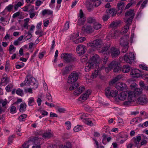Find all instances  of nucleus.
<instances>
[{"mask_svg":"<svg viewBox=\"0 0 148 148\" xmlns=\"http://www.w3.org/2000/svg\"><path fill=\"white\" fill-rule=\"evenodd\" d=\"M86 48L85 46L83 45H79L77 48V51L79 56L84 54L85 52Z\"/></svg>","mask_w":148,"mask_h":148,"instance_id":"obj_10","label":"nucleus"},{"mask_svg":"<svg viewBox=\"0 0 148 148\" xmlns=\"http://www.w3.org/2000/svg\"><path fill=\"white\" fill-rule=\"evenodd\" d=\"M85 123L86 124L91 126L93 124L91 121L89 120L88 119H85Z\"/></svg>","mask_w":148,"mask_h":148,"instance_id":"obj_46","label":"nucleus"},{"mask_svg":"<svg viewBox=\"0 0 148 148\" xmlns=\"http://www.w3.org/2000/svg\"><path fill=\"white\" fill-rule=\"evenodd\" d=\"M104 68V67L103 66H102L100 67L99 66L97 70H96V73H97V72L99 74H100V71L102 69H103Z\"/></svg>","mask_w":148,"mask_h":148,"instance_id":"obj_58","label":"nucleus"},{"mask_svg":"<svg viewBox=\"0 0 148 148\" xmlns=\"http://www.w3.org/2000/svg\"><path fill=\"white\" fill-rule=\"evenodd\" d=\"M30 6V4H29L27 6H25L23 8V10L24 12H28V10L29 8V7Z\"/></svg>","mask_w":148,"mask_h":148,"instance_id":"obj_56","label":"nucleus"},{"mask_svg":"<svg viewBox=\"0 0 148 148\" xmlns=\"http://www.w3.org/2000/svg\"><path fill=\"white\" fill-rule=\"evenodd\" d=\"M119 71H121V69H120L119 66L118 65L114 68V72H118Z\"/></svg>","mask_w":148,"mask_h":148,"instance_id":"obj_53","label":"nucleus"},{"mask_svg":"<svg viewBox=\"0 0 148 148\" xmlns=\"http://www.w3.org/2000/svg\"><path fill=\"white\" fill-rule=\"evenodd\" d=\"M112 90H111V89L110 87H107L105 90V94L106 96L108 97L110 96L111 94L110 92H111Z\"/></svg>","mask_w":148,"mask_h":148,"instance_id":"obj_33","label":"nucleus"},{"mask_svg":"<svg viewBox=\"0 0 148 148\" xmlns=\"http://www.w3.org/2000/svg\"><path fill=\"white\" fill-rule=\"evenodd\" d=\"M27 106L25 103H23L20 105L19 109L20 112H23L25 111L26 108Z\"/></svg>","mask_w":148,"mask_h":148,"instance_id":"obj_26","label":"nucleus"},{"mask_svg":"<svg viewBox=\"0 0 148 148\" xmlns=\"http://www.w3.org/2000/svg\"><path fill=\"white\" fill-rule=\"evenodd\" d=\"M135 59V56L134 53H130L129 54L126 53L124 56V60L126 62L131 64V60H133Z\"/></svg>","mask_w":148,"mask_h":148,"instance_id":"obj_7","label":"nucleus"},{"mask_svg":"<svg viewBox=\"0 0 148 148\" xmlns=\"http://www.w3.org/2000/svg\"><path fill=\"white\" fill-rule=\"evenodd\" d=\"M101 27V25L99 23L96 22L93 24V27L95 29L98 30Z\"/></svg>","mask_w":148,"mask_h":148,"instance_id":"obj_35","label":"nucleus"},{"mask_svg":"<svg viewBox=\"0 0 148 148\" xmlns=\"http://www.w3.org/2000/svg\"><path fill=\"white\" fill-rule=\"evenodd\" d=\"M128 99L129 100L134 101L136 100V95L134 91H130L128 92Z\"/></svg>","mask_w":148,"mask_h":148,"instance_id":"obj_15","label":"nucleus"},{"mask_svg":"<svg viewBox=\"0 0 148 148\" xmlns=\"http://www.w3.org/2000/svg\"><path fill=\"white\" fill-rule=\"evenodd\" d=\"M29 139L28 140V141H25L22 145V146L23 148H29L30 145H32Z\"/></svg>","mask_w":148,"mask_h":148,"instance_id":"obj_29","label":"nucleus"},{"mask_svg":"<svg viewBox=\"0 0 148 148\" xmlns=\"http://www.w3.org/2000/svg\"><path fill=\"white\" fill-rule=\"evenodd\" d=\"M118 65V62L116 61H113L108 65V67L106 68V71L107 72L109 71L112 69L117 66Z\"/></svg>","mask_w":148,"mask_h":148,"instance_id":"obj_14","label":"nucleus"},{"mask_svg":"<svg viewBox=\"0 0 148 148\" xmlns=\"http://www.w3.org/2000/svg\"><path fill=\"white\" fill-rule=\"evenodd\" d=\"M141 137L140 136H138L136 137V138L135 137H134L133 138L134 139V143L137 145L139 143V142L141 140Z\"/></svg>","mask_w":148,"mask_h":148,"instance_id":"obj_30","label":"nucleus"},{"mask_svg":"<svg viewBox=\"0 0 148 148\" xmlns=\"http://www.w3.org/2000/svg\"><path fill=\"white\" fill-rule=\"evenodd\" d=\"M58 111L60 113H64L66 111L65 109L64 108H57Z\"/></svg>","mask_w":148,"mask_h":148,"instance_id":"obj_50","label":"nucleus"},{"mask_svg":"<svg viewBox=\"0 0 148 148\" xmlns=\"http://www.w3.org/2000/svg\"><path fill=\"white\" fill-rule=\"evenodd\" d=\"M8 79V77L7 76L3 77L2 78V79H1V83H7L8 82L7 81Z\"/></svg>","mask_w":148,"mask_h":148,"instance_id":"obj_52","label":"nucleus"},{"mask_svg":"<svg viewBox=\"0 0 148 148\" xmlns=\"http://www.w3.org/2000/svg\"><path fill=\"white\" fill-rule=\"evenodd\" d=\"M118 8V14H120L122 12L124 8V3L123 2L120 1L118 3L117 5Z\"/></svg>","mask_w":148,"mask_h":148,"instance_id":"obj_17","label":"nucleus"},{"mask_svg":"<svg viewBox=\"0 0 148 148\" xmlns=\"http://www.w3.org/2000/svg\"><path fill=\"white\" fill-rule=\"evenodd\" d=\"M79 74L78 73L73 72L69 76L68 78V82L72 84L76 82L78 78Z\"/></svg>","mask_w":148,"mask_h":148,"instance_id":"obj_5","label":"nucleus"},{"mask_svg":"<svg viewBox=\"0 0 148 148\" xmlns=\"http://www.w3.org/2000/svg\"><path fill=\"white\" fill-rule=\"evenodd\" d=\"M110 46V44H108L107 45H105L104 47H102V48L99 49V52L100 53L103 54H107V51L108 49L109 48Z\"/></svg>","mask_w":148,"mask_h":148,"instance_id":"obj_18","label":"nucleus"},{"mask_svg":"<svg viewBox=\"0 0 148 148\" xmlns=\"http://www.w3.org/2000/svg\"><path fill=\"white\" fill-rule=\"evenodd\" d=\"M115 88L119 91H123L126 92L127 88V86L125 84L123 83H118L116 85Z\"/></svg>","mask_w":148,"mask_h":148,"instance_id":"obj_8","label":"nucleus"},{"mask_svg":"<svg viewBox=\"0 0 148 148\" xmlns=\"http://www.w3.org/2000/svg\"><path fill=\"white\" fill-rule=\"evenodd\" d=\"M79 84L77 83H75L74 84H73L72 86H71L69 88V90H72L75 88H76L79 86Z\"/></svg>","mask_w":148,"mask_h":148,"instance_id":"obj_43","label":"nucleus"},{"mask_svg":"<svg viewBox=\"0 0 148 148\" xmlns=\"http://www.w3.org/2000/svg\"><path fill=\"white\" fill-rule=\"evenodd\" d=\"M93 5L95 6V7H97L99 6L101 3V2L99 1L96 0L95 2H94Z\"/></svg>","mask_w":148,"mask_h":148,"instance_id":"obj_49","label":"nucleus"},{"mask_svg":"<svg viewBox=\"0 0 148 148\" xmlns=\"http://www.w3.org/2000/svg\"><path fill=\"white\" fill-rule=\"evenodd\" d=\"M16 92L17 95L21 96H22L24 95L23 90L19 88L17 89Z\"/></svg>","mask_w":148,"mask_h":148,"instance_id":"obj_39","label":"nucleus"},{"mask_svg":"<svg viewBox=\"0 0 148 148\" xmlns=\"http://www.w3.org/2000/svg\"><path fill=\"white\" fill-rule=\"evenodd\" d=\"M126 23V24L125 25L124 27L121 31V33L122 35L123 34H125L127 32L129 29V27L130 26L131 24L130 23Z\"/></svg>","mask_w":148,"mask_h":148,"instance_id":"obj_20","label":"nucleus"},{"mask_svg":"<svg viewBox=\"0 0 148 148\" xmlns=\"http://www.w3.org/2000/svg\"><path fill=\"white\" fill-rule=\"evenodd\" d=\"M142 88L140 87L139 88H137L135 89L134 92L136 95H139L142 93Z\"/></svg>","mask_w":148,"mask_h":148,"instance_id":"obj_34","label":"nucleus"},{"mask_svg":"<svg viewBox=\"0 0 148 148\" xmlns=\"http://www.w3.org/2000/svg\"><path fill=\"white\" fill-rule=\"evenodd\" d=\"M13 7V5H10L6 7V8L8 12H10L11 11Z\"/></svg>","mask_w":148,"mask_h":148,"instance_id":"obj_54","label":"nucleus"},{"mask_svg":"<svg viewBox=\"0 0 148 148\" xmlns=\"http://www.w3.org/2000/svg\"><path fill=\"white\" fill-rule=\"evenodd\" d=\"M118 92V91H117L112 90L111 92H110L111 94L110 96L112 97H115L117 95Z\"/></svg>","mask_w":148,"mask_h":148,"instance_id":"obj_45","label":"nucleus"},{"mask_svg":"<svg viewBox=\"0 0 148 148\" xmlns=\"http://www.w3.org/2000/svg\"><path fill=\"white\" fill-rule=\"evenodd\" d=\"M69 22L67 21L65 23L64 25V29L67 30L69 28Z\"/></svg>","mask_w":148,"mask_h":148,"instance_id":"obj_59","label":"nucleus"},{"mask_svg":"<svg viewBox=\"0 0 148 148\" xmlns=\"http://www.w3.org/2000/svg\"><path fill=\"white\" fill-rule=\"evenodd\" d=\"M85 20V19L84 18H80L78 20V25H83L84 23Z\"/></svg>","mask_w":148,"mask_h":148,"instance_id":"obj_38","label":"nucleus"},{"mask_svg":"<svg viewBox=\"0 0 148 148\" xmlns=\"http://www.w3.org/2000/svg\"><path fill=\"white\" fill-rule=\"evenodd\" d=\"M13 88V85L11 84H9L5 88V90L7 92L11 91V89Z\"/></svg>","mask_w":148,"mask_h":148,"instance_id":"obj_44","label":"nucleus"},{"mask_svg":"<svg viewBox=\"0 0 148 148\" xmlns=\"http://www.w3.org/2000/svg\"><path fill=\"white\" fill-rule=\"evenodd\" d=\"M40 139H39L37 137L31 138L30 139V141L32 145L33 144L39 145L40 144Z\"/></svg>","mask_w":148,"mask_h":148,"instance_id":"obj_19","label":"nucleus"},{"mask_svg":"<svg viewBox=\"0 0 148 148\" xmlns=\"http://www.w3.org/2000/svg\"><path fill=\"white\" fill-rule=\"evenodd\" d=\"M125 16L127 18L126 21V22L131 23L134 16V10L130 9L128 11L126 12Z\"/></svg>","mask_w":148,"mask_h":148,"instance_id":"obj_6","label":"nucleus"},{"mask_svg":"<svg viewBox=\"0 0 148 148\" xmlns=\"http://www.w3.org/2000/svg\"><path fill=\"white\" fill-rule=\"evenodd\" d=\"M83 126L82 125H77L74 127L73 129L74 131L75 132H77L82 129Z\"/></svg>","mask_w":148,"mask_h":148,"instance_id":"obj_36","label":"nucleus"},{"mask_svg":"<svg viewBox=\"0 0 148 148\" xmlns=\"http://www.w3.org/2000/svg\"><path fill=\"white\" fill-rule=\"evenodd\" d=\"M26 79L27 80L25 84L28 82L27 83V86H32V88L34 89H36L38 87L37 84L36 83L35 79L32 77L30 75H27L26 76Z\"/></svg>","mask_w":148,"mask_h":148,"instance_id":"obj_2","label":"nucleus"},{"mask_svg":"<svg viewBox=\"0 0 148 148\" xmlns=\"http://www.w3.org/2000/svg\"><path fill=\"white\" fill-rule=\"evenodd\" d=\"M27 116L26 114H23L20 115L18 117V119L20 121H24L25 120V118Z\"/></svg>","mask_w":148,"mask_h":148,"instance_id":"obj_41","label":"nucleus"},{"mask_svg":"<svg viewBox=\"0 0 148 148\" xmlns=\"http://www.w3.org/2000/svg\"><path fill=\"white\" fill-rule=\"evenodd\" d=\"M114 8H111L110 9H108L106 10V12L108 14H112L114 11Z\"/></svg>","mask_w":148,"mask_h":148,"instance_id":"obj_47","label":"nucleus"},{"mask_svg":"<svg viewBox=\"0 0 148 148\" xmlns=\"http://www.w3.org/2000/svg\"><path fill=\"white\" fill-rule=\"evenodd\" d=\"M129 36L124 35L121 37L119 40V45L122 47L121 51L123 53H126L129 47Z\"/></svg>","mask_w":148,"mask_h":148,"instance_id":"obj_1","label":"nucleus"},{"mask_svg":"<svg viewBox=\"0 0 148 148\" xmlns=\"http://www.w3.org/2000/svg\"><path fill=\"white\" fill-rule=\"evenodd\" d=\"M67 127V129L68 130L71 127V123L70 121H67L65 123Z\"/></svg>","mask_w":148,"mask_h":148,"instance_id":"obj_55","label":"nucleus"},{"mask_svg":"<svg viewBox=\"0 0 148 148\" xmlns=\"http://www.w3.org/2000/svg\"><path fill=\"white\" fill-rule=\"evenodd\" d=\"M87 21V22L89 23H93V24L96 21L95 18L92 17L88 18Z\"/></svg>","mask_w":148,"mask_h":148,"instance_id":"obj_32","label":"nucleus"},{"mask_svg":"<svg viewBox=\"0 0 148 148\" xmlns=\"http://www.w3.org/2000/svg\"><path fill=\"white\" fill-rule=\"evenodd\" d=\"M40 112L44 116H47L48 114V112L45 110H40Z\"/></svg>","mask_w":148,"mask_h":148,"instance_id":"obj_57","label":"nucleus"},{"mask_svg":"<svg viewBox=\"0 0 148 148\" xmlns=\"http://www.w3.org/2000/svg\"><path fill=\"white\" fill-rule=\"evenodd\" d=\"M99 58V56L97 54H95L89 60L91 61L93 63H95V64L97 65Z\"/></svg>","mask_w":148,"mask_h":148,"instance_id":"obj_23","label":"nucleus"},{"mask_svg":"<svg viewBox=\"0 0 148 148\" xmlns=\"http://www.w3.org/2000/svg\"><path fill=\"white\" fill-rule=\"evenodd\" d=\"M53 13V12L48 10H45L42 12V14L43 15H45L46 14L48 15L51 14Z\"/></svg>","mask_w":148,"mask_h":148,"instance_id":"obj_37","label":"nucleus"},{"mask_svg":"<svg viewBox=\"0 0 148 148\" xmlns=\"http://www.w3.org/2000/svg\"><path fill=\"white\" fill-rule=\"evenodd\" d=\"M84 13L82 10L81 9L79 11V16L80 18H84Z\"/></svg>","mask_w":148,"mask_h":148,"instance_id":"obj_61","label":"nucleus"},{"mask_svg":"<svg viewBox=\"0 0 148 148\" xmlns=\"http://www.w3.org/2000/svg\"><path fill=\"white\" fill-rule=\"evenodd\" d=\"M84 28V31L87 33H91L94 31L93 28L90 25H87L85 27H83V29Z\"/></svg>","mask_w":148,"mask_h":148,"instance_id":"obj_21","label":"nucleus"},{"mask_svg":"<svg viewBox=\"0 0 148 148\" xmlns=\"http://www.w3.org/2000/svg\"><path fill=\"white\" fill-rule=\"evenodd\" d=\"M20 14V12H18L13 14V15L12 16V17L13 18H15L18 16H19Z\"/></svg>","mask_w":148,"mask_h":148,"instance_id":"obj_62","label":"nucleus"},{"mask_svg":"<svg viewBox=\"0 0 148 148\" xmlns=\"http://www.w3.org/2000/svg\"><path fill=\"white\" fill-rule=\"evenodd\" d=\"M91 94L90 90H87L85 93H84L80 96L79 98L80 100H86L88 97Z\"/></svg>","mask_w":148,"mask_h":148,"instance_id":"obj_16","label":"nucleus"},{"mask_svg":"<svg viewBox=\"0 0 148 148\" xmlns=\"http://www.w3.org/2000/svg\"><path fill=\"white\" fill-rule=\"evenodd\" d=\"M47 98L48 100L50 102H52V98L51 97V95L49 93L48 95H47Z\"/></svg>","mask_w":148,"mask_h":148,"instance_id":"obj_51","label":"nucleus"},{"mask_svg":"<svg viewBox=\"0 0 148 148\" xmlns=\"http://www.w3.org/2000/svg\"><path fill=\"white\" fill-rule=\"evenodd\" d=\"M118 25L119 23L117 22L113 21L110 24V27L111 28H115Z\"/></svg>","mask_w":148,"mask_h":148,"instance_id":"obj_40","label":"nucleus"},{"mask_svg":"<svg viewBox=\"0 0 148 148\" xmlns=\"http://www.w3.org/2000/svg\"><path fill=\"white\" fill-rule=\"evenodd\" d=\"M122 77V75H119L116 76L110 82V84H113Z\"/></svg>","mask_w":148,"mask_h":148,"instance_id":"obj_28","label":"nucleus"},{"mask_svg":"<svg viewBox=\"0 0 148 148\" xmlns=\"http://www.w3.org/2000/svg\"><path fill=\"white\" fill-rule=\"evenodd\" d=\"M61 57L64 60L65 62L69 63L75 60L74 58L71 53H64L61 54Z\"/></svg>","mask_w":148,"mask_h":148,"instance_id":"obj_3","label":"nucleus"},{"mask_svg":"<svg viewBox=\"0 0 148 148\" xmlns=\"http://www.w3.org/2000/svg\"><path fill=\"white\" fill-rule=\"evenodd\" d=\"M127 97V94L125 92H121L118 96L119 99L123 101L126 99Z\"/></svg>","mask_w":148,"mask_h":148,"instance_id":"obj_25","label":"nucleus"},{"mask_svg":"<svg viewBox=\"0 0 148 148\" xmlns=\"http://www.w3.org/2000/svg\"><path fill=\"white\" fill-rule=\"evenodd\" d=\"M140 67L143 70L146 71H148V67L144 65H141L140 66Z\"/></svg>","mask_w":148,"mask_h":148,"instance_id":"obj_64","label":"nucleus"},{"mask_svg":"<svg viewBox=\"0 0 148 148\" xmlns=\"http://www.w3.org/2000/svg\"><path fill=\"white\" fill-rule=\"evenodd\" d=\"M130 74L133 77L138 78L139 77L142 75V73L140 70L137 69H133L131 70Z\"/></svg>","mask_w":148,"mask_h":148,"instance_id":"obj_9","label":"nucleus"},{"mask_svg":"<svg viewBox=\"0 0 148 148\" xmlns=\"http://www.w3.org/2000/svg\"><path fill=\"white\" fill-rule=\"evenodd\" d=\"M137 102L138 104L143 105L148 102V99L145 96H141L138 98Z\"/></svg>","mask_w":148,"mask_h":148,"instance_id":"obj_12","label":"nucleus"},{"mask_svg":"<svg viewBox=\"0 0 148 148\" xmlns=\"http://www.w3.org/2000/svg\"><path fill=\"white\" fill-rule=\"evenodd\" d=\"M128 100V101H125L124 103L123 104L125 105H129L131 104L132 102H133V101H131V100Z\"/></svg>","mask_w":148,"mask_h":148,"instance_id":"obj_63","label":"nucleus"},{"mask_svg":"<svg viewBox=\"0 0 148 148\" xmlns=\"http://www.w3.org/2000/svg\"><path fill=\"white\" fill-rule=\"evenodd\" d=\"M52 136V134L49 132H45L42 134V137L46 138H49Z\"/></svg>","mask_w":148,"mask_h":148,"instance_id":"obj_31","label":"nucleus"},{"mask_svg":"<svg viewBox=\"0 0 148 148\" xmlns=\"http://www.w3.org/2000/svg\"><path fill=\"white\" fill-rule=\"evenodd\" d=\"M85 89V87H79L74 92V94L75 95L78 96L80 94L83 92Z\"/></svg>","mask_w":148,"mask_h":148,"instance_id":"obj_22","label":"nucleus"},{"mask_svg":"<svg viewBox=\"0 0 148 148\" xmlns=\"http://www.w3.org/2000/svg\"><path fill=\"white\" fill-rule=\"evenodd\" d=\"M130 70V67L128 65H125L121 68V71L124 73H127L129 72Z\"/></svg>","mask_w":148,"mask_h":148,"instance_id":"obj_24","label":"nucleus"},{"mask_svg":"<svg viewBox=\"0 0 148 148\" xmlns=\"http://www.w3.org/2000/svg\"><path fill=\"white\" fill-rule=\"evenodd\" d=\"M101 39H96L92 42L89 43L88 44V46L92 47H95L100 45L101 43Z\"/></svg>","mask_w":148,"mask_h":148,"instance_id":"obj_13","label":"nucleus"},{"mask_svg":"<svg viewBox=\"0 0 148 148\" xmlns=\"http://www.w3.org/2000/svg\"><path fill=\"white\" fill-rule=\"evenodd\" d=\"M13 135L11 136H10L8 138V145L10 144L12 142V141L13 140Z\"/></svg>","mask_w":148,"mask_h":148,"instance_id":"obj_60","label":"nucleus"},{"mask_svg":"<svg viewBox=\"0 0 148 148\" xmlns=\"http://www.w3.org/2000/svg\"><path fill=\"white\" fill-rule=\"evenodd\" d=\"M120 51L117 48L115 47H112L108 51V53L112 58H114L119 56L120 54Z\"/></svg>","mask_w":148,"mask_h":148,"instance_id":"obj_4","label":"nucleus"},{"mask_svg":"<svg viewBox=\"0 0 148 148\" xmlns=\"http://www.w3.org/2000/svg\"><path fill=\"white\" fill-rule=\"evenodd\" d=\"M71 68V66H69L63 69L62 71L63 74L65 75L69 73Z\"/></svg>","mask_w":148,"mask_h":148,"instance_id":"obj_27","label":"nucleus"},{"mask_svg":"<svg viewBox=\"0 0 148 148\" xmlns=\"http://www.w3.org/2000/svg\"><path fill=\"white\" fill-rule=\"evenodd\" d=\"M96 64L95 63H93L91 61L89 60L86 64L85 68V71L86 72L89 71L91 69H93L96 66Z\"/></svg>","mask_w":148,"mask_h":148,"instance_id":"obj_11","label":"nucleus"},{"mask_svg":"<svg viewBox=\"0 0 148 148\" xmlns=\"http://www.w3.org/2000/svg\"><path fill=\"white\" fill-rule=\"evenodd\" d=\"M16 108L14 106H12L10 108V112L12 113H14L16 112Z\"/></svg>","mask_w":148,"mask_h":148,"instance_id":"obj_48","label":"nucleus"},{"mask_svg":"<svg viewBox=\"0 0 148 148\" xmlns=\"http://www.w3.org/2000/svg\"><path fill=\"white\" fill-rule=\"evenodd\" d=\"M34 99L33 97H31L29 99L28 104L29 106H32L34 105Z\"/></svg>","mask_w":148,"mask_h":148,"instance_id":"obj_42","label":"nucleus"}]
</instances>
